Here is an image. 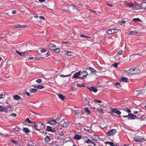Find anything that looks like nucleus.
Returning <instances> with one entry per match:
<instances>
[{
    "mask_svg": "<svg viewBox=\"0 0 146 146\" xmlns=\"http://www.w3.org/2000/svg\"><path fill=\"white\" fill-rule=\"evenodd\" d=\"M112 110L114 112L117 113L119 115H120L121 114V112L116 108H114Z\"/></svg>",
    "mask_w": 146,
    "mask_h": 146,
    "instance_id": "4468645a",
    "label": "nucleus"
},
{
    "mask_svg": "<svg viewBox=\"0 0 146 146\" xmlns=\"http://www.w3.org/2000/svg\"><path fill=\"white\" fill-rule=\"evenodd\" d=\"M23 130L26 133H28L29 131V129L27 127L23 128Z\"/></svg>",
    "mask_w": 146,
    "mask_h": 146,
    "instance_id": "393cba45",
    "label": "nucleus"
},
{
    "mask_svg": "<svg viewBox=\"0 0 146 146\" xmlns=\"http://www.w3.org/2000/svg\"><path fill=\"white\" fill-rule=\"evenodd\" d=\"M6 108L4 107L3 106H0V111H6Z\"/></svg>",
    "mask_w": 146,
    "mask_h": 146,
    "instance_id": "a211bd4d",
    "label": "nucleus"
},
{
    "mask_svg": "<svg viewBox=\"0 0 146 146\" xmlns=\"http://www.w3.org/2000/svg\"><path fill=\"white\" fill-rule=\"evenodd\" d=\"M35 58L37 60H39L41 59V58H40V57H37Z\"/></svg>",
    "mask_w": 146,
    "mask_h": 146,
    "instance_id": "69168bd1",
    "label": "nucleus"
},
{
    "mask_svg": "<svg viewBox=\"0 0 146 146\" xmlns=\"http://www.w3.org/2000/svg\"><path fill=\"white\" fill-rule=\"evenodd\" d=\"M80 78V71L74 74L72 77V78Z\"/></svg>",
    "mask_w": 146,
    "mask_h": 146,
    "instance_id": "1a4fd4ad",
    "label": "nucleus"
},
{
    "mask_svg": "<svg viewBox=\"0 0 146 146\" xmlns=\"http://www.w3.org/2000/svg\"><path fill=\"white\" fill-rule=\"evenodd\" d=\"M116 132V130L115 129H112L106 133L108 136H111L114 135Z\"/></svg>",
    "mask_w": 146,
    "mask_h": 146,
    "instance_id": "f03ea898",
    "label": "nucleus"
},
{
    "mask_svg": "<svg viewBox=\"0 0 146 146\" xmlns=\"http://www.w3.org/2000/svg\"><path fill=\"white\" fill-rule=\"evenodd\" d=\"M115 85L117 86L118 88H119L121 87V85L119 82H117L115 84Z\"/></svg>",
    "mask_w": 146,
    "mask_h": 146,
    "instance_id": "c03bdc74",
    "label": "nucleus"
},
{
    "mask_svg": "<svg viewBox=\"0 0 146 146\" xmlns=\"http://www.w3.org/2000/svg\"><path fill=\"white\" fill-rule=\"evenodd\" d=\"M40 51L42 53H44L46 51V50L43 48H42L41 49Z\"/></svg>",
    "mask_w": 146,
    "mask_h": 146,
    "instance_id": "603ef678",
    "label": "nucleus"
},
{
    "mask_svg": "<svg viewBox=\"0 0 146 146\" xmlns=\"http://www.w3.org/2000/svg\"><path fill=\"white\" fill-rule=\"evenodd\" d=\"M118 64V63H115V64H113L112 65L113 66V67L115 68H117Z\"/></svg>",
    "mask_w": 146,
    "mask_h": 146,
    "instance_id": "4d7b16f0",
    "label": "nucleus"
},
{
    "mask_svg": "<svg viewBox=\"0 0 146 146\" xmlns=\"http://www.w3.org/2000/svg\"><path fill=\"white\" fill-rule=\"evenodd\" d=\"M16 52L20 56H21L22 52H20L18 50H16Z\"/></svg>",
    "mask_w": 146,
    "mask_h": 146,
    "instance_id": "09e8293b",
    "label": "nucleus"
},
{
    "mask_svg": "<svg viewBox=\"0 0 146 146\" xmlns=\"http://www.w3.org/2000/svg\"><path fill=\"white\" fill-rule=\"evenodd\" d=\"M36 88L38 89H42L44 88V87L43 86L38 85L36 86Z\"/></svg>",
    "mask_w": 146,
    "mask_h": 146,
    "instance_id": "e433bc0d",
    "label": "nucleus"
},
{
    "mask_svg": "<svg viewBox=\"0 0 146 146\" xmlns=\"http://www.w3.org/2000/svg\"><path fill=\"white\" fill-rule=\"evenodd\" d=\"M84 100L86 103L89 105H91L93 102V101L89 98H85Z\"/></svg>",
    "mask_w": 146,
    "mask_h": 146,
    "instance_id": "39448f33",
    "label": "nucleus"
},
{
    "mask_svg": "<svg viewBox=\"0 0 146 146\" xmlns=\"http://www.w3.org/2000/svg\"><path fill=\"white\" fill-rule=\"evenodd\" d=\"M27 26L26 25H17L15 27L16 28H25V27H27Z\"/></svg>",
    "mask_w": 146,
    "mask_h": 146,
    "instance_id": "dca6fc26",
    "label": "nucleus"
},
{
    "mask_svg": "<svg viewBox=\"0 0 146 146\" xmlns=\"http://www.w3.org/2000/svg\"><path fill=\"white\" fill-rule=\"evenodd\" d=\"M26 94L29 97L30 96V94L29 93L27 92L26 93Z\"/></svg>",
    "mask_w": 146,
    "mask_h": 146,
    "instance_id": "e2e57ef3",
    "label": "nucleus"
},
{
    "mask_svg": "<svg viewBox=\"0 0 146 146\" xmlns=\"http://www.w3.org/2000/svg\"><path fill=\"white\" fill-rule=\"evenodd\" d=\"M49 46L50 48H54L56 47L55 45L54 44H50Z\"/></svg>",
    "mask_w": 146,
    "mask_h": 146,
    "instance_id": "37998d69",
    "label": "nucleus"
},
{
    "mask_svg": "<svg viewBox=\"0 0 146 146\" xmlns=\"http://www.w3.org/2000/svg\"><path fill=\"white\" fill-rule=\"evenodd\" d=\"M80 78L83 79L84 77H86L88 75V73L86 71L81 72L80 71Z\"/></svg>",
    "mask_w": 146,
    "mask_h": 146,
    "instance_id": "20e7f679",
    "label": "nucleus"
},
{
    "mask_svg": "<svg viewBox=\"0 0 146 146\" xmlns=\"http://www.w3.org/2000/svg\"><path fill=\"white\" fill-rule=\"evenodd\" d=\"M60 123L62 126L65 127H67L69 126L68 123L67 122H65L64 121H61Z\"/></svg>",
    "mask_w": 146,
    "mask_h": 146,
    "instance_id": "423d86ee",
    "label": "nucleus"
},
{
    "mask_svg": "<svg viewBox=\"0 0 146 146\" xmlns=\"http://www.w3.org/2000/svg\"><path fill=\"white\" fill-rule=\"evenodd\" d=\"M32 126L34 127V129L37 130L40 129H43L45 127V125L42 123H39L38 124H36L35 123L33 122Z\"/></svg>",
    "mask_w": 146,
    "mask_h": 146,
    "instance_id": "f257e3e1",
    "label": "nucleus"
},
{
    "mask_svg": "<svg viewBox=\"0 0 146 146\" xmlns=\"http://www.w3.org/2000/svg\"><path fill=\"white\" fill-rule=\"evenodd\" d=\"M36 82L38 83H40L42 82V80L41 79H38L36 80Z\"/></svg>",
    "mask_w": 146,
    "mask_h": 146,
    "instance_id": "3c124183",
    "label": "nucleus"
},
{
    "mask_svg": "<svg viewBox=\"0 0 146 146\" xmlns=\"http://www.w3.org/2000/svg\"><path fill=\"white\" fill-rule=\"evenodd\" d=\"M130 70H130V69H129V70H125V71L127 73L130 74V73H131V72H130V71H131Z\"/></svg>",
    "mask_w": 146,
    "mask_h": 146,
    "instance_id": "bf43d9fd",
    "label": "nucleus"
},
{
    "mask_svg": "<svg viewBox=\"0 0 146 146\" xmlns=\"http://www.w3.org/2000/svg\"><path fill=\"white\" fill-rule=\"evenodd\" d=\"M131 7H132L133 9H137V8L135 5H134V4H131Z\"/></svg>",
    "mask_w": 146,
    "mask_h": 146,
    "instance_id": "a18cd8bd",
    "label": "nucleus"
},
{
    "mask_svg": "<svg viewBox=\"0 0 146 146\" xmlns=\"http://www.w3.org/2000/svg\"><path fill=\"white\" fill-rule=\"evenodd\" d=\"M88 89L91 92H93L94 93H96L98 91L97 89L94 87H90L88 88Z\"/></svg>",
    "mask_w": 146,
    "mask_h": 146,
    "instance_id": "6e6552de",
    "label": "nucleus"
},
{
    "mask_svg": "<svg viewBox=\"0 0 146 146\" xmlns=\"http://www.w3.org/2000/svg\"><path fill=\"white\" fill-rule=\"evenodd\" d=\"M129 114V117L130 118L129 119H136L137 117L136 116L134 115H133L131 113V112L130 111V113H128Z\"/></svg>",
    "mask_w": 146,
    "mask_h": 146,
    "instance_id": "0eeeda50",
    "label": "nucleus"
},
{
    "mask_svg": "<svg viewBox=\"0 0 146 146\" xmlns=\"http://www.w3.org/2000/svg\"><path fill=\"white\" fill-rule=\"evenodd\" d=\"M30 92L31 93H35L37 92V90L36 89L31 88L30 90Z\"/></svg>",
    "mask_w": 146,
    "mask_h": 146,
    "instance_id": "2f4dec72",
    "label": "nucleus"
},
{
    "mask_svg": "<svg viewBox=\"0 0 146 146\" xmlns=\"http://www.w3.org/2000/svg\"><path fill=\"white\" fill-rule=\"evenodd\" d=\"M13 98L15 100H20L21 98L18 95H15V96H13Z\"/></svg>",
    "mask_w": 146,
    "mask_h": 146,
    "instance_id": "aec40b11",
    "label": "nucleus"
},
{
    "mask_svg": "<svg viewBox=\"0 0 146 146\" xmlns=\"http://www.w3.org/2000/svg\"><path fill=\"white\" fill-rule=\"evenodd\" d=\"M7 109H8L9 108L11 109V108H12V107L10 105H9L7 106Z\"/></svg>",
    "mask_w": 146,
    "mask_h": 146,
    "instance_id": "338daca9",
    "label": "nucleus"
},
{
    "mask_svg": "<svg viewBox=\"0 0 146 146\" xmlns=\"http://www.w3.org/2000/svg\"><path fill=\"white\" fill-rule=\"evenodd\" d=\"M58 96L59 98L61 99L62 100H64V97L61 94H58Z\"/></svg>",
    "mask_w": 146,
    "mask_h": 146,
    "instance_id": "5701e85b",
    "label": "nucleus"
},
{
    "mask_svg": "<svg viewBox=\"0 0 146 146\" xmlns=\"http://www.w3.org/2000/svg\"><path fill=\"white\" fill-rule=\"evenodd\" d=\"M25 122H27L28 123H33V122L31 121L28 118H27L26 120H25Z\"/></svg>",
    "mask_w": 146,
    "mask_h": 146,
    "instance_id": "c9c22d12",
    "label": "nucleus"
},
{
    "mask_svg": "<svg viewBox=\"0 0 146 146\" xmlns=\"http://www.w3.org/2000/svg\"><path fill=\"white\" fill-rule=\"evenodd\" d=\"M74 54V53L73 52L70 51H67L66 52V55L69 56H73Z\"/></svg>",
    "mask_w": 146,
    "mask_h": 146,
    "instance_id": "f3484780",
    "label": "nucleus"
},
{
    "mask_svg": "<svg viewBox=\"0 0 146 146\" xmlns=\"http://www.w3.org/2000/svg\"><path fill=\"white\" fill-rule=\"evenodd\" d=\"M80 36L82 37H86V38H90V37H87V36H84L83 35V34H81L80 35Z\"/></svg>",
    "mask_w": 146,
    "mask_h": 146,
    "instance_id": "6e6d98bb",
    "label": "nucleus"
},
{
    "mask_svg": "<svg viewBox=\"0 0 146 146\" xmlns=\"http://www.w3.org/2000/svg\"><path fill=\"white\" fill-rule=\"evenodd\" d=\"M45 141L46 142H48L50 141L49 137L48 136H46L44 139Z\"/></svg>",
    "mask_w": 146,
    "mask_h": 146,
    "instance_id": "72a5a7b5",
    "label": "nucleus"
},
{
    "mask_svg": "<svg viewBox=\"0 0 146 146\" xmlns=\"http://www.w3.org/2000/svg\"><path fill=\"white\" fill-rule=\"evenodd\" d=\"M89 69L92 73H95L96 72L95 69L91 67H89Z\"/></svg>",
    "mask_w": 146,
    "mask_h": 146,
    "instance_id": "b1692460",
    "label": "nucleus"
},
{
    "mask_svg": "<svg viewBox=\"0 0 146 146\" xmlns=\"http://www.w3.org/2000/svg\"><path fill=\"white\" fill-rule=\"evenodd\" d=\"M5 96V95L4 94H1L0 95V99L4 98Z\"/></svg>",
    "mask_w": 146,
    "mask_h": 146,
    "instance_id": "864d4df0",
    "label": "nucleus"
},
{
    "mask_svg": "<svg viewBox=\"0 0 146 146\" xmlns=\"http://www.w3.org/2000/svg\"><path fill=\"white\" fill-rule=\"evenodd\" d=\"M92 140H90V139H88L86 141H85L84 142L85 143H92Z\"/></svg>",
    "mask_w": 146,
    "mask_h": 146,
    "instance_id": "473e14b6",
    "label": "nucleus"
},
{
    "mask_svg": "<svg viewBox=\"0 0 146 146\" xmlns=\"http://www.w3.org/2000/svg\"><path fill=\"white\" fill-rule=\"evenodd\" d=\"M82 110H75L74 111L75 113L76 114H80L81 113V112L82 111Z\"/></svg>",
    "mask_w": 146,
    "mask_h": 146,
    "instance_id": "412c9836",
    "label": "nucleus"
},
{
    "mask_svg": "<svg viewBox=\"0 0 146 146\" xmlns=\"http://www.w3.org/2000/svg\"><path fill=\"white\" fill-rule=\"evenodd\" d=\"M61 115H59L57 118L56 119V120H57L58 121H59L61 119Z\"/></svg>",
    "mask_w": 146,
    "mask_h": 146,
    "instance_id": "8fccbe9b",
    "label": "nucleus"
},
{
    "mask_svg": "<svg viewBox=\"0 0 146 146\" xmlns=\"http://www.w3.org/2000/svg\"><path fill=\"white\" fill-rule=\"evenodd\" d=\"M81 138V136L78 135H75L74 137V139L76 140H79Z\"/></svg>",
    "mask_w": 146,
    "mask_h": 146,
    "instance_id": "2eb2a0df",
    "label": "nucleus"
},
{
    "mask_svg": "<svg viewBox=\"0 0 146 146\" xmlns=\"http://www.w3.org/2000/svg\"><path fill=\"white\" fill-rule=\"evenodd\" d=\"M123 117L125 118H129V114L128 113V115H123Z\"/></svg>",
    "mask_w": 146,
    "mask_h": 146,
    "instance_id": "052dcab7",
    "label": "nucleus"
},
{
    "mask_svg": "<svg viewBox=\"0 0 146 146\" xmlns=\"http://www.w3.org/2000/svg\"><path fill=\"white\" fill-rule=\"evenodd\" d=\"M140 7H141V9H146V2H142L141 3Z\"/></svg>",
    "mask_w": 146,
    "mask_h": 146,
    "instance_id": "f8f14e48",
    "label": "nucleus"
},
{
    "mask_svg": "<svg viewBox=\"0 0 146 146\" xmlns=\"http://www.w3.org/2000/svg\"><path fill=\"white\" fill-rule=\"evenodd\" d=\"M97 110V111L100 113H103V111L102 108L99 109V108H97L96 109Z\"/></svg>",
    "mask_w": 146,
    "mask_h": 146,
    "instance_id": "cd10ccee",
    "label": "nucleus"
},
{
    "mask_svg": "<svg viewBox=\"0 0 146 146\" xmlns=\"http://www.w3.org/2000/svg\"><path fill=\"white\" fill-rule=\"evenodd\" d=\"M124 52V51L123 50H121L119 51L117 53V54L118 55H121L123 54Z\"/></svg>",
    "mask_w": 146,
    "mask_h": 146,
    "instance_id": "ea45409f",
    "label": "nucleus"
},
{
    "mask_svg": "<svg viewBox=\"0 0 146 146\" xmlns=\"http://www.w3.org/2000/svg\"><path fill=\"white\" fill-rule=\"evenodd\" d=\"M119 30L116 29H110L107 32L108 35H111L113 33L118 32Z\"/></svg>",
    "mask_w": 146,
    "mask_h": 146,
    "instance_id": "7ed1b4c3",
    "label": "nucleus"
},
{
    "mask_svg": "<svg viewBox=\"0 0 146 146\" xmlns=\"http://www.w3.org/2000/svg\"><path fill=\"white\" fill-rule=\"evenodd\" d=\"M28 51H26L25 52H22V56H24L25 55H27L28 54Z\"/></svg>",
    "mask_w": 146,
    "mask_h": 146,
    "instance_id": "7c9ffc66",
    "label": "nucleus"
},
{
    "mask_svg": "<svg viewBox=\"0 0 146 146\" xmlns=\"http://www.w3.org/2000/svg\"><path fill=\"white\" fill-rule=\"evenodd\" d=\"M52 128L51 127L47 126L46 128V130L48 131H50Z\"/></svg>",
    "mask_w": 146,
    "mask_h": 146,
    "instance_id": "a19ab883",
    "label": "nucleus"
},
{
    "mask_svg": "<svg viewBox=\"0 0 146 146\" xmlns=\"http://www.w3.org/2000/svg\"><path fill=\"white\" fill-rule=\"evenodd\" d=\"M106 143L108 144L111 146H115V144L112 142L108 141Z\"/></svg>",
    "mask_w": 146,
    "mask_h": 146,
    "instance_id": "c85d7f7f",
    "label": "nucleus"
},
{
    "mask_svg": "<svg viewBox=\"0 0 146 146\" xmlns=\"http://www.w3.org/2000/svg\"><path fill=\"white\" fill-rule=\"evenodd\" d=\"M126 6L127 7H131V4H129V3H127L126 5Z\"/></svg>",
    "mask_w": 146,
    "mask_h": 146,
    "instance_id": "680f3d73",
    "label": "nucleus"
},
{
    "mask_svg": "<svg viewBox=\"0 0 146 146\" xmlns=\"http://www.w3.org/2000/svg\"><path fill=\"white\" fill-rule=\"evenodd\" d=\"M48 123L52 125H54L56 124L55 122L53 119L50 120L48 122Z\"/></svg>",
    "mask_w": 146,
    "mask_h": 146,
    "instance_id": "6ab92c4d",
    "label": "nucleus"
},
{
    "mask_svg": "<svg viewBox=\"0 0 146 146\" xmlns=\"http://www.w3.org/2000/svg\"><path fill=\"white\" fill-rule=\"evenodd\" d=\"M78 87H85V86L83 83H82L81 84H78L76 85Z\"/></svg>",
    "mask_w": 146,
    "mask_h": 146,
    "instance_id": "4be33fe9",
    "label": "nucleus"
},
{
    "mask_svg": "<svg viewBox=\"0 0 146 146\" xmlns=\"http://www.w3.org/2000/svg\"><path fill=\"white\" fill-rule=\"evenodd\" d=\"M132 20L133 21H135V22H137V21L141 22V19H140L138 18H135L133 19H132Z\"/></svg>",
    "mask_w": 146,
    "mask_h": 146,
    "instance_id": "bb28decb",
    "label": "nucleus"
},
{
    "mask_svg": "<svg viewBox=\"0 0 146 146\" xmlns=\"http://www.w3.org/2000/svg\"><path fill=\"white\" fill-rule=\"evenodd\" d=\"M124 110L128 113H130V111H131V110H129V109L127 108H125L124 109Z\"/></svg>",
    "mask_w": 146,
    "mask_h": 146,
    "instance_id": "79ce46f5",
    "label": "nucleus"
},
{
    "mask_svg": "<svg viewBox=\"0 0 146 146\" xmlns=\"http://www.w3.org/2000/svg\"><path fill=\"white\" fill-rule=\"evenodd\" d=\"M39 18L42 19H44V17L42 16H39Z\"/></svg>",
    "mask_w": 146,
    "mask_h": 146,
    "instance_id": "0e129e2a",
    "label": "nucleus"
},
{
    "mask_svg": "<svg viewBox=\"0 0 146 146\" xmlns=\"http://www.w3.org/2000/svg\"><path fill=\"white\" fill-rule=\"evenodd\" d=\"M93 102H97L98 103H101L102 102L101 100H95L94 101H93Z\"/></svg>",
    "mask_w": 146,
    "mask_h": 146,
    "instance_id": "13d9d810",
    "label": "nucleus"
},
{
    "mask_svg": "<svg viewBox=\"0 0 146 146\" xmlns=\"http://www.w3.org/2000/svg\"><path fill=\"white\" fill-rule=\"evenodd\" d=\"M70 76V74H69L68 75H60V76L62 77H68Z\"/></svg>",
    "mask_w": 146,
    "mask_h": 146,
    "instance_id": "5fc2aeb1",
    "label": "nucleus"
},
{
    "mask_svg": "<svg viewBox=\"0 0 146 146\" xmlns=\"http://www.w3.org/2000/svg\"><path fill=\"white\" fill-rule=\"evenodd\" d=\"M133 72V74H139L140 73V70L137 68H135V70Z\"/></svg>",
    "mask_w": 146,
    "mask_h": 146,
    "instance_id": "ddd939ff",
    "label": "nucleus"
},
{
    "mask_svg": "<svg viewBox=\"0 0 146 146\" xmlns=\"http://www.w3.org/2000/svg\"><path fill=\"white\" fill-rule=\"evenodd\" d=\"M92 139L95 141H99L100 140V137L97 135H94L92 136Z\"/></svg>",
    "mask_w": 146,
    "mask_h": 146,
    "instance_id": "9b49d317",
    "label": "nucleus"
},
{
    "mask_svg": "<svg viewBox=\"0 0 146 146\" xmlns=\"http://www.w3.org/2000/svg\"><path fill=\"white\" fill-rule=\"evenodd\" d=\"M55 131V130H54V129H51V130L50 131V132H54Z\"/></svg>",
    "mask_w": 146,
    "mask_h": 146,
    "instance_id": "774afa93",
    "label": "nucleus"
},
{
    "mask_svg": "<svg viewBox=\"0 0 146 146\" xmlns=\"http://www.w3.org/2000/svg\"><path fill=\"white\" fill-rule=\"evenodd\" d=\"M134 140L136 142H143L145 140L144 138H137L135 137L134 139Z\"/></svg>",
    "mask_w": 146,
    "mask_h": 146,
    "instance_id": "9d476101",
    "label": "nucleus"
},
{
    "mask_svg": "<svg viewBox=\"0 0 146 146\" xmlns=\"http://www.w3.org/2000/svg\"><path fill=\"white\" fill-rule=\"evenodd\" d=\"M144 93V91L143 90H140L138 92L137 94L138 95L142 94L143 93Z\"/></svg>",
    "mask_w": 146,
    "mask_h": 146,
    "instance_id": "58836bf2",
    "label": "nucleus"
},
{
    "mask_svg": "<svg viewBox=\"0 0 146 146\" xmlns=\"http://www.w3.org/2000/svg\"><path fill=\"white\" fill-rule=\"evenodd\" d=\"M90 127H86L85 128H84V130L88 132H90Z\"/></svg>",
    "mask_w": 146,
    "mask_h": 146,
    "instance_id": "f704fd0d",
    "label": "nucleus"
},
{
    "mask_svg": "<svg viewBox=\"0 0 146 146\" xmlns=\"http://www.w3.org/2000/svg\"><path fill=\"white\" fill-rule=\"evenodd\" d=\"M128 78H125V77H122L121 78V80L125 82H127L128 81Z\"/></svg>",
    "mask_w": 146,
    "mask_h": 146,
    "instance_id": "a878e982",
    "label": "nucleus"
},
{
    "mask_svg": "<svg viewBox=\"0 0 146 146\" xmlns=\"http://www.w3.org/2000/svg\"><path fill=\"white\" fill-rule=\"evenodd\" d=\"M84 111L87 113V114H90V111L88 108H86L84 109Z\"/></svg>",
    "mask_w": 146,
    "mask_h": 146,
    "instance_id": "c756f323",
    "label": "nucleus"
},
{
    "mask_svg": "<svg viewBox=\"0 0 146 146\" xmlns=\"http://www.w3.org/2000/svg\"><path fill=\"white\" fill-rule=\"evenodd\" d=\"M137 33V31H130L129 32V35H133L134 34Z\"/></svg>",
    "mask_w": 146,
    "mask_h": 146,
    "instance_id": "4c0bfd02",
    "label": "nucleus"
},
{
    "mask_svg": "<svg viewBox=\"0 0 146 146\" xmlns=\"http://www.w3.org/2000/svg\"><path fill=\"white\" fill-rule=\"evenodd\" d=\"M54 52H56L58 53L60 52V49L59 48L54 49Z\"/></svg>",
    "mask_w": 146,
    "mask_h": 146,
    "instance_id": "49530a36",
    "label": "nucleus"
},
{
    "mask_svg": "<svg viewBox=\"0 0 146 146\" xmlns=\"http://www.w3.org/2000/svg\"><path fill=\"white\" fill-rule=\"evenodd\" d=\"M130 70H131L130 72H131V73H130V74H133V73L134 70H135V68H131L130 69Z\"/></svg>",
    "mask_w": 146,
    "mask_h": 146,
    "instance_id": "de8ad7c7",
    "label": "nucleus"
}]
</instances>
